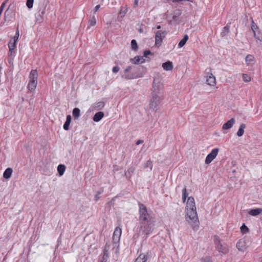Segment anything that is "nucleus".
<instances>
[{
    "label": "nucleus",
    "mask_w": 262,
    "mask_h": 262,
    "mask_svg": "<svg viewBox=\"0 0 262 262\" xmlns=\"http://www.w3.org/2000/svg\"><path fill=\"white\" fill-rule=\"evenodd\" d=\"M139 223L142 233L148 235L152 233L156 222L155 217L151 211H148L146 207L141 203H139Z\"/></svg>",
    "instance_id": "f257e3e1"
},
{
    "label": "nucleus",
    "mask_w": 262,
    "mask_h": 262,
    "mask_svg": "<svg viewBox=\"0 0 262 262\" xmlns=\"http://www.w3.org/2000/svg\"><path fill=\"white\" fill-rule=\"evenodd\" d=\"M185 220L194 231L199 230L200 222L196 211L194 199L192 196L188 197L185 207Z\"/></svg>",
    "instance_id": "f03ea898"
},
{
    "label": "nucleus",
    "mask_w": 262,
    "mask_h": 262,
    "mask_svg": "<svg viewBox=\"0 0 262 262\" xmlns=\"http://www.w3.org/2000/svg\"><path fill=\"white\" fill-rule=\"evenodd\" d=\"M142 67L136 66H128L124 70V74L122 77L126 79H133L143 76V74L139 72V70Z\"/></svg>",
    "instance_id": "7ed1b4c3"
},
{
    "label": "nucleus",
    "mask_w": 262,
    "mask_h": 262,
    "mask_svg": "<svg viewBox=\"0 0 262 262\" xmlns=\"http://www.w3.org/2000/svg\"><path fill=\"white\" fill-rule=\"evenodd\" d=\"M163 84L159 78L154 79L152 88L151 89V95L156 96H164Z\"/></svg>",
    "instance_id": "20e7f679"
},
{
    "label": "nucleus",
    "mask_w": 262,
    "mask_h": 262,
    "mask_svg": "<svg viewBox=\"0 0 262 262\" xmlns=\"http://www.w3.org/2000/svg\"><path fill=\"white\" fill-rule=\"evenodd\" d=\"M164 96H156L151 95L149 103V108L150 110L157 112L160 107L161 103L164 99Z\"/></svg>",
    "instance_id": "39448f33"
},
{
    "label": "nucleus",
    "mask_w": 262,
    "mask_h": 262,
    "mask_svg": "<svg viewBox=\"0 0 262 262\" xmlns=\"http://www.w3.org/2000/svg\"><path fill=\"white\" fill-rule=\"evenodd\" d=\"M38 73L36 70H32L29 75V81L27 88L30 91L35 90L37 84Z\"/></svg>",
    "instance_id": "423d86ee"
},
{
    "label": "nucleus",
    "mask_w": 262,
    "mask_h": 262,
    "mask_svg": "<svg viewBox=\"0 0 262 262\" xmlns=\"http://www.w3.org/2000/svg\"><path fill=\"white\" fill-rule=\"evenodd\" d=\"M214 242L215 249L219 252L225 254L229 252L228 246L225 244H223L221 243L219 236L216 235L214 236Z\"/></svg>",
    "instance_id": "0eeeda50"
},
{
    "label": "nucleus",
    "mask_w": 262,
    "mask_h": 262,
    "mask_svg": "<svg viewBox=\"0 0 262 262\" xmlns=\"http://www.w3.org/2000/svg\"><path fill=\"white\" fill-rule=\"evenodd\" d=\"M166 32L162 31H158L156 33L155 35V44L157 46L159 47L161 45L162 40L166 35Z\"/></svg>",
    "instance_id": "6e6552de"
},
{
    "label": "nucleus",
    "mask_w": 262,
    "mask_h": 262,
    "mask_svg": "<svg viewBox=\"0 0 262 262\" xmlns=\"http://www.w3.org/2000/svg\"><path fill=\"white\" fill-rule=\"evenodd\" d=\"M219 149L215 148L213 149L210 153H209L206 157L205 159V163L208 164L210 163L216 157L218 154Z\"/></svg>",
    "instance_id": "1a4fd4ad"
},
{
    "label": "nucleus",
    "mask_w": 262,
    "mask_h": 262,
    "mask_svg": "<svg viewBox=\"0 0 262 262\" xmlns=\"http://www.w3.org/2000/svg\"><path fill=\"white\" fill-rule=\"evenodd\" d=\"M206 83L208 85L214 86L216 85V79L214 76L211 72L206 73Z\"/></svg>",
    "instance_id": "9d476101"
},
{
    "label": "nucleus",
    "mask_w": 262,
    "mask_h": 262,
    "mask_svg": "<svg viewBox=\"0 0 262 262\" xmlns=\"http://www.w3.org/2000/svg\"><path fill=\"white\" fill-rule=\"evenodd\" d=\"M121 233V229L119 227H117L115 229L113 235V241L114 243L117 244L119 242Z\"/></svg>",
    "instance_id": "9b49d317"
},
{
    "label": "nucleus",
    "mask_w": 262,
    "mask_h": 262,
    "mask_svg": "<svg viewBox=\"0 0 262 262\" xmlns=\"http://www.w3.org/2000/svg\"><path fill=\"white\" fill-rule=\"evenodd\" d=\"M235 122V121L234 118H232L231 119H230L223 124L222 126V129L226 130L231 128L234 124Z\"/></svg>",
    "instance_id": "f8f14e48"
},
{
    "label": "nucleus",
    "mask_w": 262,
    "mask_h": 262,
    "mask_svg": "<svg viewBox=\"0 0 262 262\" xmlns=\"http://www.w3.org/2000/svg\"><path fill=\"white\" fill-rule=\"evenodd\" d=\"M148 253L146 254L141 253L140 254L138 257L136 258L135 262H146L148 259Z\"/></svg>",
    "instance_id": "ddd939ff"
},
{
    "label": "nucleus",
    "mask_w": 262,
    "mask_h": 262,
    "mask_svg": "<svg viewBox=\"0 0 262 262\" xmlns=\"http://www.w3.org/2000/svg\"><path fill=\"white\" fill-rule=\"evenodd\" d=\"M13 12L12 10H10L9 7L5 12L4 19L6 21H10L12 17L11 14Z\"/></svg>",
    "instance_id": "4468645a"
},
{
    "label": "nucleus",
    "mask_w": 262,
    "mask_h": 262,
    "mask_svg": "<svg viewBox=\"0 0 262 262\" xmlns=\"http://www.w3.org/2000/svg\"><path fill=\"white\" fill-rule=\"evenodd\" d=\"M162 68L166 71L171 70L173 68L172 63L171 61H167L162 64Z\"/></svg>",
    "instance_id": "2eb2a0df"
},
{
    "label": "nucleus",
    "mask_w": 262,
    "mask_h": 262,
    "mask_svg": "<svg viewBox=\"0 0 262 262\" xmlns=\"http://www.w3.org/2000/svg\"><path fill=\"white\" fill-rule=\"evenodd\" d=\"M245 60L248 65H252L254 63V57L253 55L248 54L246 57Z\"/></svg>",
    "instance_id": "dca6fc26"
},
{
    "label": "nucleus",
    "mask_w": 262,
    "mask_h": 262,
    "mask_svg": "<svg viewBox=\"0 0 262 262\" xmlns=\"http://www.w3.org/2000/svg\"><path fill=\"white\" fill-rule=\"evenodd\" d=\"M103 116H104L103 113L102 112H99L96 113L94 115L93 119L94 121L98 122L103 117Z\"/></svg>",
    "instance_id": "f3484780"
},
{
    "label": "nucleus",
    "mask_w": 262,
    "mask_h": 262,
    "mask_svg": "<svg viewBox=\"0 0 262 262\" xmlns=\"http://www.w3.org/2000/svg\"><path fill=\"white\" fill-rule=\"evenodd\" d=\"M236 247L239 251H244L245 250V241L242 239L239 240L236 244Z\"/></svg>",
    "instance_id": "a211bd4d"
},
{
    "label": "nucleus",
    "mask_w": 262,
    "mask_h": 262,
    "mask_svg": "<svg viewBox=\"0 0 262 262\" xmlns=\"http://www.w3.org/2000/svg\"><path fill=\"white\" fill-rule=\"evenodd\" d=\"M12 171L11 168H7L3 173V177L6 179H9L12 175Z\"/></svg>",
    "instance_id": "6ab92c4d"
},
{
    "label": "nucleus",
    "mask_w": 262,
    "mask_h": 262,
    "mask_svg": "<svg viewBox=\"0 0 262 262\" xmlns=\"http://www.w3.org/2000/svg\"><path fill=\"white\" fill-rule=\"evenodd\" d=\"M262 212V208H256L251 209L249 211V214L252 216H256Z\"/></svg>",
    "instance_id": "aec40b11"
},
{
    "label": "nucleus",
    "mask_w": 262,
    "mask_h": 262,
    "mask_svg": "<svg viewBox=\"0 0 262 262\" xmlns=\"http://www.w3.org/2000/svg\"><path fill=\"white\" fill-rule=\"evenodd\" d=\"M246 124L244 123H242L240 125L238 130L236 134L238 137H241L244 135V129L246 128Z\"/></svg>",
    "instance_id": "412c9836"
},
{
    "label": "nucleus",
    "mask_w": 262,
    "mask_h": 262,
    "mask_svg": "<svg viewBox=\"0 0 262 262\" xmlns=\"http://www.w3.org/2000/svg\"><path fill=\"white\" fill-rule=\"evenodd\" d=\"M135 168L133 167H129L126 171L125 172L126 177L129 180L134 172Z\"/></svg>",
    "instance_id": "4be33fe9"
},
{
    "label": "nucleus",
    "mask_w": 262,
    "mask_h": 262,
    "mask_svg": "<svg viewBox=\"0 0 262 262\" xmlns=\"http://www.w3.org/2000/svg\"><path fill=\"white\" fill-rule=\"evenodd\" d=\"M71 121V116L70 115H68L66 118V121L65 122L63 125V128L66 130H68L69 129V125Z\"/></svg>",
    "instance_id": "5701e85b"
},
{
    "label": "nucleus",
    "mask_w": 262,
    "mask_h": 262,
    "mask_svg": "<svg viewBox=\"0 0 262 262\" xmlns=\"http://www.w3.org/2000/svg\"><path fill=\"white\" fill-rule=\"evenodd\" d=\"M188 39V36L187 34H185L183 38L181 40V41L179 42L178 44V47L179 48H182L183 47L186 43V41Z\"/></svg>",
    "instance_id": "b1692460"
},
{
    "label": "nucleus",
    "mask_w": 262,
    "mask_h": 262,
    "mask_svg": "<svg viewBox=\"0 0 262 262\" xmlns=\"http://www.w3.org/2000/svg\"><path fill=\"white\" fill-rule=\"evenodd\" d=\"M96 24V18L95 15H93L89 19L88 22V28L94 26Z\"/></svg>",
    "instance_id": "393cba45"
},
{
    "label": "nucleus",
    "mask_w": 262,
    "mask_h": 262,
    "mask_svg": "<svg viewBox=\"0 0 262 262\" xmlns=\"http://www.w3.org/2000/svg\"><path fill=\"white\" fill-rule=\"evenodd\" d=\"M66 166L63 164H60L58 166L57 170L60 176H61L63 174L66 170Z\"/></svg>",
    "instance_id": "a878e982"
},
{
    "label": "nucleus",
    "mask_w": 262,
    "mask_h": 262,
    "mask_svg": "<svg viewBox=\"0 0 262 262\" xmlns=\"http://www.w3.org/2000/svg\"><path fill=\"white\" fill-rule=\"evenodd\" d=\"M80 111L78 108H74L73 110V116L74 119H78L80 115Z\"/></svg>",
    "instance_id": "bb28decb"
},
{
    "label": "nucleus",
    "mask_w": 262,
    "mask_h": 262,
    "mask_svg": "<svg viewBox=\"0 0 262 262\" xmlns=\"http://www.w3.org/2000/svg\"><path fill=\"white\" fill-rule=\"evenodd\" d=\"M127 11H128V8L126 6H125L124 7H121L120 8V12H119L120 16L121 17H124L125 16V14L127 12Z\"/></svg>",
    "instance_id": "cd10ccee"
},
{
    "label": "nucleus",
    "mask_w": 262,
    "mask_h": 262,
    "mask_svg": "<svg viewBox=\"0 0 262 262\" xmlns=\"http://www.w3.org/2000/svg\"><path fill=\"white\" fill-rule=\"evenodd\" d=\"M15 44H16V42L12 41V40H11L9 43L8 47H9V52H11V54H12V51L15 48V46H16Z\"/></svg>",
    "instance_id": "c85d7f7f"
},
{
    "label": "nucleus",
    "mask_w": 262,
    "mask_h": 262,
    "mask_svg": "<svg viewBox=\"0 0 262 262\" xmlns=\"http://www.w3.org/2000/svg\"><path fill=\"white\" fill-rule=\"evenodd\" d=\"M181 14V12L180 10H177L175 12L174 15L172 16V20L177 21L179 19V17Z\"/></svg>",
    "instance_id": "c756f323"
},
{
    "label": "nucleus",
    "mask_w": 262,
    "mask_h": 262,
    "mask_svg": "<svg viewBox=\"0 0 262 262\" xmlns=\"http://www.w3.org/2000/svg\"><path fill=\"white\" fill-rule=\"evenodd\" d=\"M243 80L245 82H249L251 80V77L247 74H242Z\"/></svg>",
    "instance_id": "7c9ffc66"
},
{
    "label": "nucleus",
    "mask_w": 262,
    "mask_h": 262,
    "mask_svg": "<svg viewBox=\"0 0 262 262\" xmlns=\"http://www.w3.org/2000/svg\"><path fill=\"white\" fill-rule=\"evenodd\" d=\"M141 58H142V56H136L134 58H131L130 60L135 64H138L140 61Z\"/></svg>",
    "instance_id": "2f4dec72"
},
{
    "label": "nucleus",
    "mask_w": 262,
    "mask_h": 262,
    "mask_svg": "<svg viewBox=\"0 0 262 262\" xmlns=\"http://www.w3.org/2000/svg\"><path fill=\"white\" fill-rule=\"evenodd\" d=\"M108 250L106 249V248L104 249L103 251V255L102 257V259L101 260V262H103V260H105V262L107 261V257H108V254H107Z\"/></svg>",
    "instance_id": "473e14b6"
},
{
    "label": "nucleus",
    "mask_w": 262,
    "mask_h": 262,
    "mask_svg": "<svg viewBox=\"0 0 262 262\" xmlns=\"http://www.w3.org/2000/svg\"><path fill=\"white\" fill-rule=\"evenodd\" d=\"M230 26L228 25H227L226 26L224 27V31L221 33L222 35L225 36L229 32Z\"/></svg>",
    "instance_id": "72a5a7b5"
},
{
    "label": "nucleus",
    "mask_w": 262,
    "mask_h": 262,
    "mask_svg": "<svg viewBox=\"0 0 262 262\" xmlns=\"http://www.w3.org/2000/svg\"><path fill=\"white\" fill-rule=\"evenodd\" d=\"M131 46L133 50H137L138 49V45L135 39H133L131 41Z\"/></svg>",
    "instance_id": "f704fd0d"
},
{
    "label": "nucleus",
    "mask_w": 262,
    "mask_h": 262,
    "mask_svg": "<svg viewBox=\"0 0 262 262\" xmlns=\"http://www.w3.org/2000/svg\"><path fill=\"white\" fill-rule=\"evenodd\" d=\"M144 167L145 168L146 167H149L150 168V170H151L152 169V162L151 161H147L145 164H144Z\"/></svg>",
    "instance_id": "c9c22d12"
},
{
    "label": "nucleus",
    "mask_w": 262,
    "mask_h": 262,
    "mask_svg": "<svg viewBox=\"0 0 262 262\" xmlns=\"http://www.w3.org/2000/svg\"><path fill=\"white\" fill-rule=\"evenodd\" d=\"M34 0H27L26 5L29 9L33 7Z\"/></svg>",
    "instance_id": "e433bc0d"
},
{
    "label": "nucleus",
    "mask_w": 262,
    "mask_h": 262,
    "mask_svg": "<svg viewBox=\"0 0 262 262\" xmlns=\"http://www.w3.org/2000/svg\"><path fill=\"white\" fill-rule=\"evenodd\" d=\"M258 28L256 24H255L253 21H252V25H251V29L254 33V35L255 36H256V33L255 30Z\"/></svg>",
    "instance_id": "4c0bfd02"
},
{
    "label": "nucleus",
    "mask_w": 262,
    "mask_h": 262,
    "mask_svg": "<svg viewBox=\"0 0 262 262\" xmlns=\"http://www.w3.org/2000/svg\"><path fill=\"white\" fill-rule=\"evenodd\" d=\"M241 231L243 233H246L248 231L249 229L245 225V224H243L242 226L241 227Z\"/></svg>",
    "instance_id": "58836bf2"
},
{
    "label": "nucleus",
    "mask_w": 262,
    "mask_h": 262,
    "mask_svg": "<svg viewBox=\"0 0 262 262\" xmlns=\"http://www.w3.org/2000/svg\"><path fill=\"white\" fill-rule=\"evenodd\" d=\"M202 262H212L210 256H206L202 259Z\"/></svg>",
    "instance_id": "ea45409f"
},
{
    "label": "nucleus",
    "mask_w": 262,
    "mask_h": 262,
    "mask_svg": "<svg viewBox=\"0 0 262 262\" xmlns=\"http://www.w3.org/2000/svg\"><path fill=\"white\" fill-rule=\"evenodd\" d=\"M101 191H98L95 196V200L97 201L100 199V195L101 193Z\"/></svg>",
    "instance_id": "a19ab883"
},
{
    "label": "nucleus",
    "mask_w": 262,
    "mask_h": 262,
    "mask_svg": "<svg viewBox=\"0 0 262 262\" xmlns=\"http://www.w3.org/2000/svg\"><path fill=\"white\" fill-rule=\"evenodd\" d=\"M182 196L185 198L188 196V193L186 191V188L185 187L182 190Z\"/></svg>",
    "instance_id": "79ce46f5"
},
{
    "label": "nucleus",
    "mask_w": 262,
    "mask_h": 262,
    "mask_svg": "<svg viewBox=\"0 0 262 262\" xmlns=\"http://www.w3.org/2000/svg\"><path fill=\"white\" fill-rule=\"evenodd\" d=\"M150 54H151V52L149 50H146L144 52L143 57H146Z\"/></svg>",
    "instance_id": "37998d69"
},
{
    "label": "nucleus",
    "mask_w": 262,
    "mask_h": 262,
    "mask_svg": "<svg viewBox=\"0 0 262 262\" xmlns=\"http://www.w3.org/2000/svg\"><path fill=\"white\" fill-rule=\"evenodd\" d=\"M119 69L120 68L119 67L115 66L113 67L112 71L114 73H117L119 71Z\"/></svg>",
    "instance_id": "c03bdc74"
},
{
    "label": "nucleus",
    "mask_w": 262,
    "mask_h": 262,
    "mask_svg": "<svg viewBox=\"0 0 262 262\" xmlns=\"http://www.w3.org/2000/svg\"><path fill=\"white\" fill-rule=\"evenodd\" d=\"M100 7V5H97L95 7V9H94V14H95L96 13V12H97L98 11V10L99 9Z\"/></svg>",
    "instance_id": "a18cd8bd"
},
{
    "label": "nucleus",
    "mask_w": 262,
    "mask_h": 262,
    "mask_svg": "<svg viewBox=\"0 0 262 262\" xmlns=\"http://www.w3.org/2000/svg\"><path fill=\"white\" fill-rule=\"evenodd\" d=\"M139 0H135L134 4L133 5V7L134 8H136L138 6V2Z\"/></svg>",
    "instance_id": "49530a36"
},
{
    "label": "nucleus",
    "mask_w": 262,
    "mask_h": 262,
    "mask_svg": "<svg viewBox=\"0 0 262 262\" xmlns=\"http://www.w3.org/2000/svg\"><path fill=\"white\" fill-rule=\"evenodd\" d=\"M14 36H16V38H18L19 37V30L18 27L17 28L16 33Z\"/></svg>",
    "instance_id": "de8ad7c7"
},
{
    "label": "nucleus",
    "mask_w": 262,
    "mask_h": 262,
    "mask_svg": "<svg viewBox=\"0 0 262 262\" xmlns=\"http://www.w3.org/2000/svg\"><path fill=\"white\" fill-rule=\"evenodd\" d=\"M143 143V140H138L137 142H136V144L137 145H139L140 144H141Z\"/></svg>",
    "instance_id": "09e8293b"
},
{
    "label": "nucleus",
    "mask_w": 262,
    "mask_h": 262,
    "mask_svg": "<svg viewBox=\"0 0 262 262\" xmlns=\"http://www.w3.org/2000/svg\"><path fill=\"white\" fill-rule=\"evenodd\" d=\"M18 38H16V36H14L13 39V40H12V41L16 42L18 40Z\"/></svg>",
    "instance_id": "8fccbe9b"
},
{
    "label": "nucleus",
    "mask_w": 262,
    "mask_h": 262,
    "mask_svg": "<svg viewBox=\"0 0 262 262\" xmlns=\"http://www.w3.org/2000/svg\"><path fill=\"white\" fill-rule=\"evenodd\" d=\"M142 58H141V61L140 62L141 63H143V62H145V59H144L145 57H143V56H142Z\"/></svg>",
    "instance_id": "3c124183"
},
{
    "label": "nucleus",
    "mask_w": 262,
    "mask_h": 262,
    "mask_svg": "<svg viewBox=\"0 0 262 262\" xmlns=\"http://www.w3.org/2000/svg\"><path fill=\"white\" fill-rule=\"evenodd\" d=\"M186 198H185V197H184L182 196V200H183V203H184L186 201Z\"/></svg>",
    "instance_id": "603ef678"
},
{
    "label": "nucleus",
    "mask_w": 262,
    "mask_h": 262,
    "mask_svg": "<svg viewBox=\"0 0 262 262\" xmlns=\"http://www.w3.org/2000/svg\"><path fill=\"white\" fill-rule=\"evenodd\" d=\"M160 28H161V26H160V25L157 26V29H160Z\"/></svg>",
    "instance_id": "864d4df0"
},
{
    "label": "nucleus",
    "mask_w": 262,
    "mask_h": 262,
    "mask_svg": "<svg viewBox=\"0 0 262 262\" xmlns=\"http://www.w3.org/2000/svg\"><path fill=\"white\" fill-rule=\"evenodd\" d=\"M99 103L103 104V103L101 102H100Z\"/></svg>",
    "instance_id": "5fc2aeb1"
},
{
    "label": "nucleus",
    "mask_w": 262,
    "mask_h": 262,
    "mask_svg": "<svg viewBox=\"0 0 262 262\" xmlns=\"http://www.w3.org/2000/svg\"><path fill=\"white\" fill-rule=\"evenodd\" d=\"M103 262H105V260L104 259L103 260Z\"/></svg>",
    "instance_id": "6e6d98bb"
},
{
    "label": "nucleus",
    "mask_w": 262,
    "mask_h": 262,
    "mask_svg": "<svg viewBox=\"0 0 262 262\" xmlns=\"http://www.w3.org/2000/svg\"><path fill=\"white\" fill-rule=\"evenodd\" d=\"M261 262H262V259H261Z\"/></svg>",
    "instance_id": "4d7b16f0"
}]
</instances>
